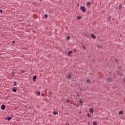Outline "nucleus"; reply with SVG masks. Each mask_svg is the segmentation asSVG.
I'll return each instance as SVG.
<instances>
[{
	"mask_svg": "<svg viewBox=\"0 0 125 125\" xmlns=\"http://www.w3.org/2000/svg\"><path fill=\"white\" fill-rule=\"evenodd\" d=\"M83 48H84V49H86V47H85V46H83Z\"/></svg>",
	"mask_w": 125,
	"mask_h": 125,
	"instance_id": "obj_26",
	"label": "nucleus"
},
{
	"mask_svg": "<svg viewBox=\"0 0 125 125\" xmlns=\"http://www.w3.org/2000/svg\"><path fill=\"white\" fill-rule=\"evenodd\" d=\"M33 79L34 82H36V80H37V76H34Z\"/></svg>",
	"mask_w": 125,
	"mask_h": 125,
	"instance_id": "obj_8",
	"label": "nucleus"
},
{
	"mask_svg": "<svg viewBox=\"0 0 125 125\" xmlns=\"http://www.w3.org/2000/svg\"><path fill=\"white\" fill-rule=\"evenodd\" d=\"M97 125V124L96 122H93V125Z\"/></svg>",
	"mask_w": 125,
	"mask_h": 125,
	"instance_id": "obj_17",
	"label": "nucleus"
},
{
	"mask_svg": "<svg viewBox=\"0 0 125 125\" xmlns=\"http://www.w3.org/2000/svg\"><path fill=\"white\" fill-rule=\"evenodd\" d=\"M91 38H92V39H96V36L94 34L91 35Z\"/></svg>",
	"mask_w": 125,
	"mask_h": 125,
	"instance_id": "obj_9",
	"label": "nucleus"
},
{
	"mask_svg": "<svg viewBox=\"0 0 125 125\" xmlns=\"http://www.w3.org/2000/svg\"><path fill=\"white\" fill-rule=\"evenodd\" d=\"M124 82H125V79H124Z\"/></svg>",
	"mask_w": 125,
	"mask_h": 125,
	"instance_id": "obj_31",
	"label": "nucleus"
},
{
	"mask_svg": "<svg viewBox=\"0 0 125 125\" xmlns=\"http://www.w3.org/2000/svg\"><path fill=\"white\" fill-rule=\"evenodd\" d=\"M86 82L89 83H90V80L87 79V80H86Z\"/></svg>",
	"mask_w": 125,
	"mask_h": 125,
	"instance_id": "obj_21",
	"label": "nucleus"
},
{
	"mask_svg": "<svg viewBox=\"0 0 125 125\" xmlns=\"http://www.w3.org/2000/svg\"><path fill=\"white\" fill-rule=\"evenodd\" d=\"M5 106L4 104L2 105L1 106V109L2 110H5Z\"/></svg>",
	"mask_w": 125,
	"mask_h": 125,
	"instance_id": "obj_4",
	"label": "nucleus"
},
{
	"mask_svg": "<svg viewBox=\"0 0 125 125\" xmlns=\"http://www.w3.org/2000/svg\"><path fill=\"white\" fill-rule=\"evenodd\" d=\"M0 13L2 14L3 13V10L0 9Z\"/></svg>",
	"mask_w": 125,
	"mask_h": 125,
	"instance_id": "obj_18",
	"label": "nucleus"
},
{
	"mask_svg": "<svg viewBox=\"0 0 125 125\" xmlns=\"http://www.w3.org/2000/svg\"><path fill=\"white\" fill-rule=\"evenodd\" d=\"M111 81H112V80H111V78H107V81L108 82H111Z\"/></svg>",
	"mask_w": 125,
	"mask_h": 125,
	"instance_id": "obj_10",
	"label": "nucleus"
},
{
	"mask_svg": "<svg viewBox=\"0 0 125 125\" xmlns=\"http://www.w3.org/2000/svg\"><path fill=\"white\" fill-rule=\"evenodd\" d=\"M14 83H15V85L16 86L17 85H16V82H14Z\"/></svg>",
	"mask_w": 125,
	"mask_h": 125,
	"instance_id": "obj_27",
	"label": "nucleus"
},
{
	"mask_svg": "<svg viewBox=\"0 0 125 125\" xmlns=\"http://www.w3.org/2000/svg\"><path fill=\"white\" fill-rule=\"evenodd\" d=\"M79 103H80V104H83V102L82 100H80V101H79Z\"/></svg>",
	"mask_w": 125,
	"mask_h": 125,
	"instance_id": "obj_15",
	"label": "nucleus"
},
{
	"mask_svg": "<svg viewBox=\"0 0 125 125\" xmlns=\"http://www.w3.org/2000/svg\"><path fill=\"white\" fill-rule=\"evenodd\" d=\"M98 47L99 48L101 47V46H98Z\"/></svg>",
	"mask_w": 125,
	"mask_h": 125,
	"instance_id": "obj_30",
	"label": "nucleus"
},
{
	"mask_svg": "<svg viewBox=\"0 0 125 125\" xmlns=\"http://www.w3.org/2000/svg\"><path fill=\"white\" fill-rule=\"evenodd\" d=\"M89 112L91 113H93L94 112V110L93 108H90V109H89Z\"/></svg>",
	"mask_w": 125,
	"mask_h": 125,
	"instance_id": "obj_6",
	"label": "nucleus"
},
{
	"mask_svg": "<svg viewBox=\"0 0 125 125\" xmlns=\"http://www.w3.org/2000/svg\"><path fill=\"white\" fill-rule=\"evenodd\" d=\"M66 102H67V103H69L70 102V100L67 99Z\"/></svg>",
	"mask_w": 125,
	"mask_h": 125,
	"instance_id": "obj_23",
	"label": "nucleus"
},
{
	"mask_svg": "<svg viewBox=\"0 0 125 125\" xmlns=\"http://www.w3.org/2000/svg\"><path fill=\"white\" fill-rule=\"evenodd\" d=\"M53 114H54V115H58V112H54L53 113Z\"/></svg>",
	"mask_w": 125,
	"mask_h": 125,
	"instance_id": "obj_11",
	"label": "nucleus"
},
{
	"mask_svg": "<svg viewBox=\"0 0 125 125\" xmlns=\"http://www.w3.org/2000/svg\"><path fill=\"white\" fill-rule=\"evenodd\" d=\"M72 51H70L68 54H67V56H68L69 57H70V56H71V54L72 53Z\"/></svg>",
	"mask_w": 125,
	"mask_h": 125,
	"instance_id": "obj_2",
	"label": "nucleus"
},
{
	"mask_svg": "<svg viewBox=\"0 0 125 125\" xmlns=\"http://www.w3.org/2000/svg\"><path fill=\"white\" fill-rule=\"evenodd\" d=\"M70 37L68 36V37H67V40L68 41H69V40H70Z\"/></svg>",
	"mask_w": 125,
	"mask_h": 125,
	"instance_id": "obj_20",
	"label": "nucleus"
},
{
	"mask_svg": "<svg viewBox=\"0 0 125 125\" xmlns=\"http://www.w3.org/2000/svg\"><path fill=\"white\" fill-rule=\"evenodd\" d=\"M36 94L37 96H40L41 95V92L40 91H36Z\"/></svg>",
	"mask_w": 125,
	"mask_h": 125,
	"instance_id": "obj_3",
	"label": "nucleus"
},
{
	"mask_svg": "<svg viewBox=\"0 0 125 125\" xmlns=\"http://www.w3.org/2000/svg\"><path fill=\"white\" fill-rule=\"evenodd\" d=\"M11 120V118L10 117H8L7 118V120H8V121H10Z\"/></svg>",
	"mask_w": 125,
	"mask_h": 125,
	"instance_id": "obj_12",
	"label": "nucleus"
},
{
	"mask_svg": "<svg viewBox=\"0 0 125 125\" xmlns=\"http://www.w3.org/2000/svg\"><path fill=\"white\" fill-rule=\"evenodd\" d=\"M90 4V2H88L87 3V5H89Z\"/></svg>",
	"mask_w": 125,
	"mask_h": 125,
	"instance_id": "obj_24",
	"label": "nucleus"
},
{
	"mask_svg": "<svg viewBox=\"0 0 125 125\" xmlns=\"http://www.w3.org/2000/svg\"><path fill=\"white\" fill-rule=\"evenodd\" d=\"M81 9L82 11H83V12H85L86 11L85 8L84 6H81Z\"/></svg>",
	"mask_w": 125,
	"mask_h": 125,
	"instance_id": "obj_1",
	"label": "nucleus"
},
{
	"mask_svg": "<svg viewBox=\"0 0 125 125\" xmlns=\"http://www.w3.org/2000/svg\"><path fill=\"white\" fill-rule=\"evenodd\" d=\"M123 113V111H120L119 112V115H122Z\"/></svg>",
	"mask_w": 125,
	"mask_h": 125,
	"instance_id": "obj_13",
	"label": "nucleus"
},
{
	"mask_svg": "<svg viewBox=\"0 0 125 125\" xmlns=\"http://www.w3.org/2000/svg\"><path fill=\"white\" fill-rule=\"evenodd\" d=\"M71 75L68 74V76H67V79H71Z\"/></svg>",
	"mask_w": 125,
	"mask_h": 125,
	"instance_id": "obj_7",
	"label": "nucleus"
},
{
	"mask_svg": "<svg viewBox=\"0 0 125 125\" xmlns=\"http://www.w3.org/2000/svg\"><path fill=\"white\" fill-rule=\"evenodd\" d=\"M12 91L14 93L16 92L17 91V88H16V87H14L12 89Z\"/></svg>",
	"mask_w": 125,
	"mask_h": 125,
	"instance_id": "obj_5",
	"label": "nucleus"
},
{
	"mask_svg": "<svg viewBox=\"0 0 125 125\" xmlns=\"http://www.w3.org/2000/svg\"><path fill=\"white\" fill-rule=\"evenodd\" d=\"M117 74H118V75H119V76H122V73H119L118 72H117Z\"/></svg>",
	"mask_w": 125,
	"mask_h": 125,
	"instance_id": "obj_16",
	"label": "nucleus"
},
{
	"mask_svg": "<svg viewBox=\"0 0 125 125\" xmlns=\"http://www.w3.org/2000/svg\"><path fill=\"white\" fill-rule=\"evenodd\" d=\"M44 17H45V18H47L48 17V15L47 14H45Z\"/></svg>",
	"mask_w": 125,
	"mask_h": 125,
	"instance_id": "obj_14",
	"label": "nucleus"
},
{
	"mask_svg": "<svg viewBox=\"0 0 125 125\" xmlns=\"http://www.w3.org/2000/svg\"><path fill=\"white\" fill-rule=\"evenodd\" d=\"M87 116L89 117H91V115L89 113H87Z\"/></svg>",
	"mask_w": 125,
	"mask_h": 125,
	"instance_id": "obj_22",
	"label": "nucleus"
},
{
	"mask_svg": "<svg viewBox=\"0 0 125 125\" xmlns=\"http://www.w3.org/2000/svg\"><path fill=\"white\" fill-rule=\"evenodd\" d=\"M15 41H13V43H15Z\"/></svg>",
	"mask_w": 125,
	"mask_h": 125,
	"instance_id": "obj_28",
	"label": "nucleus"
},
{
	"mask_svg": "<svg viewBox=\"0 0 125 125\" xmlns=\"http://www.w3.org/2000/svg\"><path fill=\"white\" fill-rule=\"evenodd\" d=\"M77 18H78V19L79 20H81L82 19L81 17L80 16H78Z\"/></svg>",
	"mask_w": 125,
	"mask_h": 125,
	"instance_id": "obj_19",
	"label": "nucleus"
},
{
	"mask_svg": "<svg viewBox=\"0 0 125 125\" xmlns=\"http://www.w3.org/2000/svg\"><path fill=\"white\" fill-rule=\"evenodd\" d=\"M122 8V5H120L119 9H121Z\"/></svg>",
	"mask_w": 125,
	"mask_h": 125,
	"instance_id": "obj_25",
	"label": "nucleus"
},
{
	"mask_svg": "<svg viewBox=\"0 0 125 125\" xmlns=\"http://www.w3.org/2000/svg\"><path fill=\"white\" fill-rule=\"evenodd\" d=\"M66 125H69V123L66 124Z\"/></svg>",
	"mask_w": 125,
	"mask_h": 125,
	"instance_id": "obj_29",
	"label": "nucleus"
}]
</instances>
